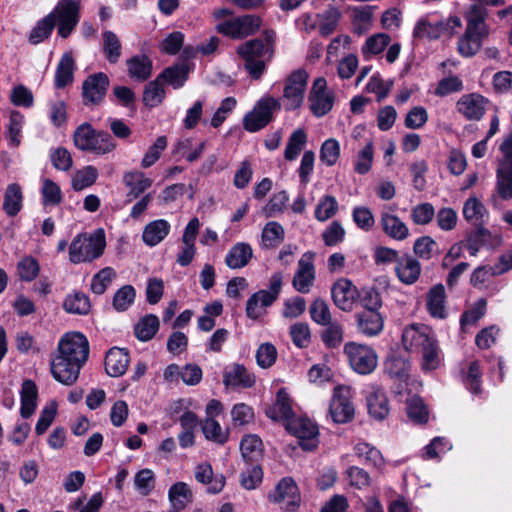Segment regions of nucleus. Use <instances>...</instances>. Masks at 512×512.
Wrapping results in <instances>:
<instances>
[{
	"mask_svg": "<svg viewBox=\"0 0 512 512\" xmlns=\"http://www.w3.org/2000/svg\"><path fill=\"white\" fill-rule=\"evenodd\" d=\"M57 352L51 362V373L55 380L70 386L76 382L88 359L89 342L84 334L69 332L61 337Z\"/></svg>",
	"mask_w": 512,
	"mask_h": 512,
	"instance_id": "obj_1",
	"label": "nucleus"
},
{
	"mask_svg": "<svg viewBox=\"0 0 512 512\" xmlns=\"http://www.w3.org/2000/svg\"><path fill=\"white\" fill-rule=\"evenodd\" d=\"M401 342L407 352L422 355L421 368L423 371L431 372L440 367L441 350L434 331L427 325H408L402 331Z\"/></svg>",
	"mask_w": 512,
	"mask_h": 512,
	"instance_id": "obj_2",
	"label": "nucleus"
},
{
	"mask_svg": "<svg viewBox=\"0 0 512 512\" xmlns=\"http://www.w3.org/2000/svg\"><path fill=\"white\" fill-rule=\"evenodd\" d=\"M487 11L480 4H473L465 14L467 26L465 33L459 38L457 46L464 57L475 55L481 48L483 40L489 35L485 22Z\"/></svg>",
	"mask_w": 512,
	"mask_h": 512,
	"instance_id": "obj_3",
	"label": "nucleus"
},
{
	"mask_svg": "<svg viewBox=\"0 0 512 512\" xmlns=\"http://www.w3.org/2000/svg\"><path fill=\"white\" fill-rule=\"evenodd\" d=\"M73 142L77 149L95 155H105L116 148V142L108 132L95 130L89 123L76 128Z\"/></svg>",
	"mask_w": 512,
	"mask_h": 512,
	"instance_id": "obj_4",
	"label": "nucleus"
},
{
	"mask_svg": "<svg viewBox=\"0 0 512 512\" xmlns=\"http://www.w3.org/2000/svg\"><path fill=\"white\" fill-rule=\"evenodd\" d=\"M105 245V234L102 229L90 236L78 234L69 246V260L73 264L90 262L103 254Z\"/></svg>",
	"mask_w": 512,
	"mask_h": 512,
	"instance_id": "obj_5",
	"label": "nucleus"
},
{
	"mask_svg": "<svg viewBox=\"0 0 512 512\" xmlns=\"http://www.w3.org/2000/svg\"><path fill=\"white\" fill-rule=\"evenodd\" d=\"M239 55L244 60V67L255 80L260 79L265 71V58L272 56V46L262 40H251L238 48Z\"/></svg>",
	"mask_w": 512,
	"mask_h": 512,
	"instance_id": "obj_6",
	"label": "nucleus"
},
{
	"mask_svg": "<svg viewBox=\"0 0 512 512\" xmlns=\"http://www.w3.org/2000/svg\"><path fill=\"white\" fill-rule=\"evenodd\" d=\"M280 106V101L270 95L260 98L253 110L244 117L245 130L257 132L264 128L272 120L273 112L279 110Z\"/></svg>",
	"mask_w": 512,
	"mask_h": 512,
	"instance_id": "obj_7",
	"label": "nucleus"
},
{
	"mask_svg": "<svg viewBox=\"0 0 512 512\" xmlns=\"http://www.w3.org/2000/svg\"><path fill=\"white\" fill-rule=\"evenodd\" d=\"M280 106V101L270 95L260 98L253 110L244 117L245 130L257 132L264 128L272 120L273 112L279 110Z\"/></svg>",
	"mask_w": 512,
	"mask_h": 512,
	"instance_id": "obj_8",
	"label": "nucleus"
},
{
	"mask_svg": "<svg viewBox=\"0 0 512 512\" xmlns=\"http://www.w3.org/2000/svg\"><path fill=\"white\" fill-rule=\"evenodd\" d=\"M80 3L75 0H60L52 14V20L57 23L58 35L67 38L71 35L80 19Z\"/></svg>",
	"mask_w": 512,
	"mask_h": 512,
	"instance_id": "obj_9",
	"label": "nucleus"
},
{
	"mask_svg": "<svg viewBox=\"0 0 512 512\" xmlns=\"http://www.w3.org/2000/svg\"><path fill=\"white\" fill-rule=\"evenodd\" d=\"M344 354L351 368L359 374H370L377 367V355L375 351L367 345L348 342L344 346Z\"/></svg>",
	"mask_w": 512,
	"mask_h": 512,
	"instance_id": "obj_10",
	"label": "nucleus"
},
{
	"mask_svg": "<svg viewBox=\"0 0 512 512\" xmlns=\"http://www.w3.org/2000/svg\"><path fill=\"white\" fill-rule=\"evenodd\" d=\"M307 80L308 74L304 69H297L287 76L282 96L286 110H296L302 106Z\"/></svg>",
	"mask_w": 512,
	"mask_h": 512,
	"instance_id": "obj_11",
	"label": "nucleus"
},
{
	"mask_svg": "<svg viewBox=\"0 0 512 512\" xmlns=\"http://www.w3.org/2000/svg\"><path fill=\"white\" fill-rule=\"evenodd\" d=\"M287 431L298 439L303 450L311 451L318 446L319 430L315 422L306 417H295L286 424Z\"/></svg>",
	"mask_w": 512,
	"mask_h": 512,
	"instance_id": "obj_12",
	"label": "nucleus"
},
{
	"mask_svg": "<svg viewBox=\"0 0 512 512\" xmlns=\"http://www.w3.org/2000/svg\"><path fill=\"white\" fill-rule=\"evenodd\" d=\"M335 94L328 89L327 81L323 77L315 79L311 87L308 102L310 110L316 117H323L328 114L334 105Z\"/></svg>",
	"mask_w": 512,
	"mask_h": 512,
	"instance_id": "obj_13",
	"label": "nucleus"
},
{
	"mask_svg": "<svg viewBox=\"0 0 512 512\" xmlns=\"http://www.w3.org/2000/svg\"><path fill=\"white\" fill-rule=\"evenodd\" d=\"M504 159L497 170V190L501 198H512V133L500 146Z\"/></svg>",
	"mask_w": 512,
	"mask_h": 512,
	"instance_id": "obj_14",
	"label": "nucleus"
},
{
	"mask_svg": "<svg viewBox=\"0 0 512 512\" xmlns=\"http://www.w3.org/2000/svg\"><path fill=\"white\" fill-rule=\"evenodd\" d=\"M261 25L259 17L245 15L236 17L217 25V31L231 38H244L255 33Z\"/></svg>",
	"mask_w": 512,
	"mask_h": 512,
	"instance_id": "obj_15",
	"label": "nucleus"
},
{
	"mask_svg": "<svg viewBox=\"0 0 512 512\" xmlns=\"http://www.w3.org/2000/svg\"><path fill=\"white\" fill-rule=\"evenodd\" d=\"M462 25L458 16H451L447 20L432 24L427 21H419L414 27L413 35L417 38H438L442 35L452 36Z\"/></svg>",
	"mask_w": 512,
	"mask_h": 512,
	"instance_id": "obj_16",
	"label": "nucleus"
},
{
	"mask_svg": "<svg viewBox=\"0 0 512 512\" xmlns=\"http://www.w3.org/2000/svg\"><path fill=\"white\" fill-rule=\"evenodd\" d=\"M329 412L335 423H346L354 415V407L349 400V390L346 387L338 386L334 389L330 401Z\"/></svg>",
	"mask_w": 512,
	"mask_h": 512,
	"instance_id": "obj_17",
	"label": "nucleus"
},
{
	"mask_svg": "<svg viewBox=\"0 0 512 512\" xmlns=\"http://www.w3.org/2000/svg\"><path fill=\"white\" fill-rule=\"evenodd\" d=\"M313 253H304L298 261V267L293 277V287L300 293H308L314 284L315 266Z\"/></svg>",
	"mask_w": 512,
	"mask_h": 512,
	"instance_id": "obj_18",
	"label": "nucleus"
},
{
	"mask_svg": "<svg viewBox=\"0 0 512 512\" xmlns=\"http://www.w3.org/2000/svg\"><path fill=\"white\" fill-rule=\"evenodd\" d=\"M270 498L286 510H294L300 502L299 489L291 477L283 478L275 487Z\"/></svg>",
	"mask_w": 512,
	"mask_h": 512,
	"instance_id": "obj_19",
	"label": "nucleus"
},
{
	"mask_svg": "<svg viewBox=\"0 0 512 512\" xmlns=\"http://www.w3.org/2000/svg\"><path fill=\"white\" fill-rule=\"evenodd\" d=\"M110 80L103 73L89 75L82 85V95L86 103L99 104L106 96Z\"/></svg>",
	"mask_w": 512,
	"mask_h": 512,
	"instance_id": "obj_20",
	"label": "nucleus"
},
{
	"mask_svg": "<svg viewBox=\"0 0 512 512\" xmlns=\"http://www.w3.org/2000/svg\"><path fill=\"white\" fill-rule=\"evenodd\" d=\"M194 476L198 483L206 486V492L209 494L220 493L226 483V479L223 474H214L213 468L208 462L196 465Z\"/></svg>",
	"mask_w": 512,
	"mask_h": 512,
	"instance_id": "obj_21",
	"label": "nucleus"
},
{
	"mask_svg": "<svg viewBox=\"0 0 512 512\" xmlns=\"http://www.w3.org/2000/svg\"><path fill=\"white\" fill-rule=\"evenodd\" d=\"M266 415L274 421L294 419L293 402L285 388L278 390L274 403L266 409Z\"/></svg>",
	"mask_w": 512,
	"mask_h": 512,
	"instance_id": "obj_22",
	"label": "nucleus"
},
{
	"mask_svg": "<svg viewBox=\"0 0 512 512\" xmlns=\"http://www.w3.org/2000/svg\"><path fill=\"white\" fill-rule=\"evenodd\" d=\"M332 299L335 305L343 310L350 311L353 308L357 298V289L353 283L347 279H340L332 287Z\"/></svg>",
	"mask_w": 512,
	"mask_h": 512,
	"instance_id": "obj_23",
	"label": "nucleus"
},
{
	"mask_svg": "<svg viewBox=\"0 0 512 512\" xmlns=\"http://www.w3.org/2000/svg\"><path fill=\"white\" fill-rule=\"evenodd\" d=\"M485 98L472 93L463 95L457 102V110L468 120H479L485 113Z\"/></svg>",
	"mask_w": 512,
	"mask_h": 512,
	"instance_id": "obj_24",
	"label": "nucleus"
},
{
	"mask_svg": "<svg viewBox=\"0 0 512 512\" xmlns=\"http://www.w3.org/2000/svg\"><path fill=\"white\" fill-rule=\"evenodd\" d=\"M382 231L391 239L403 241L409 236V228L397 215L382 211L379 220Z\"/></svg>",
	"mask_w": 512,
	"mask_h": 512,
	"instance_id": "obj_25",
	"label": "nucleus"
},
{
	"mask_svg": "<svg viewBox=\"0 0 512 512\" xmlns=\"http://www.w3.org/2000/svg\"><path fill=\"white\" fill-rule=\"evenodd\" d=\"M356 319L359 332L368 337L377 336L384 328V319L377 310L364 309Z\"/></svg>",
	"mask_w": 512,
	"mask_h": 512,
	"instance_id": "obj_26",
	"label": "nucleus"
},
{
	"mask_svg": "<svg viewBox=\"0 0 512 512\" xmlns=\"http://www.w3.org/2000/svg\"><path fill=\"white\" fill-rule=\"evenodd\" d=\"M395 272L398 279L407 285L415 283L421 274V265L410 255H403L397 260Z\"/></svg>",
	"mask_w": 512,
	"mask_h": 512,
	"instance_id": "obj_27",
	"label": "nucleus"
},
{
	"mask_svg": "<svg viewBox=\"0 0 512 512\" xmlns=\"http://www.w3.org/2000/svg\"><path fill=\"white\" fill-rule=\"evenodd\" d=\"M129 364V355L125 349L111 348L105 357V370L112 377L123 375Z\"/></svg>",
	"mask_w": 512,
	"mask_h": 512,
	"instance_id": "obj_28",
	"label": "nucleus"
},
{
	"mask_svg": "<svg viewBox=\"0 0 512 512\" xmlns=\"http://www.w3.org/2000/svg\"><path fill=\"white\" fill-rule=\"evenodd\" d=\"M170 230L171 225L165 219L151 221L144 227L142 240L147 246L154 247L168 236Z\"/></svg>",
	"mask_w": 512,
	"mask_h": 512,
	"instance_id": "obj_29",
	"label": "nucleus"
},
{
	"mask_svg": "<svg viewBox=\"0 0 512 512\" xmlns=\"http://www.w3.org/2000/svg\"><path fill=\"white\" fill-rule=\"evenodd\" d=\"M223 382L226 386L250 388L255 383V376L243 365L234 364L225 370Z\"/></svg>",
	"mask_w": 512,
	"mask_h": 512,
	"instance_id": "obj_30",
	"label": "nucleus"
},
{
	"mask_svg": "<svg viewBox=\"0 0 512 512\" xmlns=\"http://www.w3.org/2000/svg\"><path fill=\"white\" fill-rule=\"evenodd\" d=\"M253 256V249L250 244L238 242L234 244L225 257V264L230 269H241L248 265Z\"/></svg>",
	"mask_w": 512,
	"mask_h": 512,
	"instance_id": "obj_31",
	"label": "nucleus"
},
{
	"mask_svg": "<svg viewBox=\"0 0 512 512\" xmlns=\"http://www.w3.org/2000/svg\"><path fill=\"white\" fill-rule=\"evenodd\" d=\"M123 183L129 189L128 197L137 198L152 185V180L144 172L127 171L123 175Z\"/></svg>",
	"mask_w": 512,
	"mask_h": 512,
	"instance_id": "obj_32",
	"label": "nucleus"
},
{
	"mask_svg": "<svg viewBox=\"0 0 512 512\" xmlns=\"http://www.w3.org/2000/svg\"><path fill=\"white\" fill-rule=\"evenodd\" d=\"M384 369L391 378L406 382L409 377L410 362L403 356L391 354L384 363Z\"/></svg>",
	"mask_w": 512,
	"mask_h": 512,
	"instance_id": "obj_33",
	"label": "nucleus"
},
{
	"mask_svg": "<svg viewBox=\"0 0 512 512\" xmlns=\"http://www.w3.org/2000/svg\"><path fill=\"white\" fill-rule=\"evenodd\" d=\"M38 389L31 380H25L21 388V408L20 414L23 418H29L33 415L37 407Z\"/></svg>",
	"mask_w": 512,
	"mask_h": 512,
	"instance_id": "obj_34",
	"label": "nucleus"
},
{
	"mask_svg": "<svg viewBox=\"0 0 512 512\" xmlns=\"http://www.w3.org/2000/svg\"><path fill=\"white\" fill-rule=\"evenodd\" d=\"M127 69L132 79L142 82L151 76L152 61L146 55H136L127 60Z\"/></svg>",
	"mask_w": 512,
	"mask_h": 512,
	"instance_id": "obj_35",
	"label": "nucleus"
},
{
	"mask_svg": "<svg viewBox=\"0 0 512 512\" xmlns=\"http://www.w3.org/2000/svg\"><path fill=\"white\" fill-rule=\"evenodd\" d=\"M75 62L71 53L62 55L55 72V87L64 88L73 81Z\"/></svg>",
	"mask_w": 512,
	"mask_h": 512,
	"instance_id": "obj_36",
	"label": "nucleus"
},
{
	"mask_svg": "<svg viewBox=\"0 0 512 512\" xmlns=\"http://www.w3.org/2000/svg\"><path fill=\"white\" fill-rule=\"evenodd\" d=\"M193 493L185 482H176L168 490V500L171 507L184 510L192 502Z\"/></svg>",
	"mask_w": 512,
	"mask_h": 512,
	"instance_id": "obj_37",
	"label": "nucleus"
},
{
	"mask_svg": "<svg viewBox=\"0 0 512 512\" xmlns=\"http://www.w3.org/2000/svg\"><path fill=\"white\" fill-rule=\"evenodd\" d=\"M445 289L439 284L432 287L427 295V309L434 318L444 319L446 317L445 310Z\"/></svg>",
	"mask_w": 512,
	"mask_h": 512,
	"instance_id": "obj_38",
	"label": "nucleus"
},
{
	"mask_svg": "<svg viewBox=\"0 0 512 512\" xmlns=\"http://www.w3.org/2000/svg\"><path fill=\"white\" fill-rule=\"evenodd\" d=\"M271 296L266 290H259L254 293L246 303V315L251 319H258L265 313V309L273 304Z\"/></svg>",
	"mask_w": 512,
	"mask_h": 512,
	"instance_id": "obj_39",
	"label": "nucleus"
},
{
	"mask_svg": "<svg viewBox=\"0 0 512 512\" xmlns=\"http://www.w3.org/2000/svg\"><path fill=\"white\" fill-rule=\"evenodd\" d=\"M285 237V231L281 224L275 221L266 223L261 234V247L272 249L280 245Z\"/></svg>",
	"mask_w": 512,
	"mask_h": 512,
	"instance_id": "obj_40",
	"label": "nucleus"
},
{
	"mask_svg": "<svg viewBox=\"0 0 512 512\" xmlns=\"http://www.w3.org/2000/svg\"><path fill=\"white\" fill-rule=\"evenodd\" d=\"M390 36L385 33H376L369 36L361 47V53L365 60L371 59L383 52L390 44Z\"/></svg>",
	"mask_w": 512,
	"mask_h": 512,
	"instance_id": "obj_41",
	"label": "nucleus"
},
{
	"mask_svg": "<svg viewBox=\"0 0 512 512\" xmlns=\"http://www.w3.org/2000/svg\"><path fill=\"white\" fill-rule=\"evenodd\" d=\"M22 201L23 195L21 187L16 183L9 184L6 188L3 201V210L5 213L10 217L17 215L22 208Z\"/></svg>",
	"mask_w": 512,
	"mask_h": 512,
	"instance_id": "obj_42",
	"label": "nucleus"
},
{
	"mask_svg": "<svg viewBox=\"0 0 512 512\" xmlns=\"http://www.w3.org/2000/svg\"><path fill=\"white\" fill-rule=\"evenodd\" d=\"M159 319L156 315L148 314L142 317L134 326L136 338L142 342L151 340L159 330Z\"/></svg>",
	"mask_w": 512,
	"mask_h": 512,
	"instance_id": "obj_43",
	"label": "nucleus"
},
{
	"mask_svg": "<svg viewBox=\"0 0 512 512\" xmlns=\"http://www.w3.org/2000/svg\"><path fill=\"white\" fill-rule=\"evenodd\" d=\"M240 450L247 463L257 462L262 456V440L254 434L246 435L241 440Z\"/></svg>",
	"mask_w": 512,
	"mask_h": 512,
	"instance_id": "obj_44",
	"label": "nucleus"
},
{
	"mask_svg": "<svg viewBox=\"0 0 512 512\" xmlns=\"http://www.w3.org/2000/svg\"><path fill=\"white\" fill-rule=\"evenodd\" d=\"M166 97V91L163 81L157 76L156 79L150 81L143 92V102L149 108L159 106Z\"/></svg>",
	"mask_w": 512,
	"mask_h": 512,
	"instance_id": "obj_45",
	"label": "nucleus"
},
{
	"mask_svg": "<svg viewBox=\"0 0 512 512\" xmlns=\"http://www.w3.org/2000/svg\"><path fill=\"white\" fill-rule=\"evenodd\" d=\"M354 453L366 465L380 468L384 464L381 452L367 442H358L354 446Z\"/></svg>",
	"mask_w": 512,
	"mask_h": 512,
	"instance_id": "obj_46",
	"label": "nucleus"
},
{
	"mask_svg": "<svg viewBox=\"0 0 512 512\" xmlns=\"http://www.w3.org/2000/svg\"><path fill=\"white\" fill-rule=\"evenodd\" d=\"M486 215L487 210L478 198L470 197L465 201L463 216L468 222L480 226L483 224Z\"/></svg>",
	"mask_w": 512,
	"mask_h": 512,
	"instance_id": "obj_47",
	"label": "nucleus"
},
{
	"mask_svg": "<svg viewBox=\"0 0 512 512\" xmlns=\"http://www.w3.org/2000/svg\"><path fill=\"white\" fill-rule=\"evenodd\" d=\"M374 161V145L373 141H367L366 146H363L357 152L354 160V171L359 175L367 174L373 165Z\"/></svg>",
	"mask_w": 512,
	"mask_h": 512,
	"instance_id": "obj_48",
	"label": "nucleus"
},
{
	"mask_svg": "<svg viewBox=\"0 0 512 512\" xmlns=\"http://www.w3.org/2000/svg\"><path fill=\"white\" fill-rule=\"evenodd\" d=\"M40 193L42 197V204L45 207L58 206L63 200V194L60 186L48 178L42 179Z\"/></svg>",
	"mask_w": 512,
	"mask_h": 512,
	"instance_id": "obj_49",
	"label": "nucleus"
},
{
	"mask_svg": "<svg viewBox=\"0 0 512 512\" xmlns=\"http://www.w3.org/2000/svg\"><path fill=\"white\" fill-rule=\"evenodd\" d=\"M189 70L185 65H174L165 68L158 76L163 82L168 83L174 89L184 86L188 79Z\"/></svg>",
	"mask_w": 512,
	"mask_h": 512,
	"instance_id": "obj_50",
	"label": "nucleus"
},
{
	"mask_svg": "<svg viewBox=\"0 0 512 512\" xmlns=\"http://www.w3.org/2000/svg\"><path fill=\"white\" fill-rule=\"evenodd\" d=\"M367 406L369 414L377 420H383L389 413L388 400L380 390L367 397Z\"/></svg>",
	"mask_w": 512,
	"mask_h": 512,
	"instance_id": "obj_51",
	"label": "nucleus"
},
{
	"mask_svg": "<svg viewBox=\"0 0 512 512\" xmlns=\"http://www.w3.org/2000/svg\"><path fill=\"white\" fill-rule=\"evenodd\" d=\"M63 308L68 313L86 315L91 308L89 297L82 292L69 294L64 300Z\"/></svg>",
	"mask_w": 512,
	"mask_h": 512,
	"instance_id": "obj_52",
	"label": "nucleus"
},
{
	"mask_svg": "<svg viewBox=\"0 0 512 512\" xmlns=\"http://www.w3.org/2000/svg\"><path fill=\"white\" fill-rule=\"evenodd\" d=\"M25 122V117L19 111H12L9 116V124L6 133L8 145L10 147H18L21 144V132Z\"/></svg>",
	"mask_w": 512,
	"mask_h": 512,
	"instance_id": "obj_53",
	"label": "nucleus"
},
{
	"mask_svg": "<svg viewBox=\"0 0 512 512\" xmlns=\"http://www.w3.org/2000/svg\"><path fill=\"white\" fill-rule=\"evenodd\" d=\"M307 143V134L301 128L296 129L289 137L284 157L287 161H293L297 159L301 151Z\"/></svg>",
	"mask_w": 512,
	"mask_h": 512,
	"instance_id": "obj_54",
	"label": "nucleus"
},
{
	"mask_svg": "<svg viewBox=\"0 0 512 512\" xmlns=\"http://www.w3.org/2000/svg\"><path fill=\"white\" fill-rule=\"evenodd\" d=\"M17 274L22 281L32 282L40 272V265L36 258L27 255L17 262Z\"/></svg>",
	"mask_w": 512,
	"mask_h": 512,
	"instance_id": "obj_55",
	"label": "nucleus"
},
{
	"mask_svg": "<svg viewBox=\"0 0 512 512\" xmlns=\"http://www.w3.org/2000/svg\"><path fill=\"white\" fill-rule=\"evenodd\" d=\"M406 411L409 419L416 424H424L428 421V409L418 396H412L407 400Z\"/></svg>",
	"mask_w": 512,
	"mask_h": 512,
	"instance_id": "obj_56",
	"label": "nucleus"
},
{
	"mask_svg": "<svg viewBox=\"0 0 512 512\" xmlns=\"http://www.w3.org/2000/svg\"><path fill=\"white\" fill-rule=\"evenodd\" d=\"M121 43L112 31L103 32V53L109 63L115 64L121 57Z\"/></svg>",
	"mask_w": 512,
	"mask_h": 512,
	"instance_id": "obj_57",
	"label": "nucleus"
},
{
	"mask_svg": "<svg viewBox=\"0 0 512 512\" xmlns=\"http://www.w3.org/2000/svg\"><path fill=\"white\" fill-rule=\"evenodd\" d=\"M98 178V170L92 165H88L78 170L72 178V188L75 191H81L92 186Z\"/></svg>",
	"mask_w": 512,
	"mask_h": 512,
	"instance_id": "obj_58",
	"label": "nucleus"
},
{
	"mask_svg": "<svg viewBox=\"0 0 512 512\" xmlns=\"http://www.w3.org/2000/svg\"><path fill=\"white\" fill-rule=\"evenodd\" d=\"M321 333V340L327 348L339 347L344 339V329L339 322H330Z\"/></svg>",
	"mask_w": 512,
	"mask_h": 512,
	"instance_id": "obj_59",
	"label": "nucleus"
},
{
	"mask_svg": "<svg viewBox=\"0 0 512 512\" xmlns=\"http://www.w3.org/2000/svg\"><path fill=\"white\" fill-rule=\"evenodd\" d=\"M55 27L52 14H48L39 20L29 34V42L31 44H39L47 39Z\"/></svg>",
	"mask_w": 512,
	"mask_h": 512,
	"instance_id": "obj_60",
	"label": "nucleus"
},
{
	"mask_svg": "<svg viewBox=\"0 0 512 512\" xmlns=\"http://www.w3.org/2000/svg\"><path fill=\"white\" fill-rule=\"evenodd\" d=\"M202 431L206 439L218 444H224L228 440V431L212 417H206L202 424Z\"/></svg>",
	"mask_w": 512,
	"mask_h": 512,
	"instance_id": "obj_61",
	"label": "nucleus"
},
{
	"mask_svg": "<svg viewBox=\"0 0 512 512\" xmlns=\"http://www.w3.org/2000/svg\"><path fill=\"white\" fill-rule=\"evenodd\" d=\"M155 484V473L151 469H141L134 476L135 489L142 496H148L154 490Z\"/></svg>",
	"mask_w": 512,
	"mask_h": 512,
	"instance_id": "obj_62",
	"label": "nucleus"
},
{
	"mask_svg": "<svg viewBox=\"0 0 512 512\" xmlns=\"http://www.w3.org/2000/svg\"><path fill=\"white\" fill-rule=\"evenodd\" d=\"M338 202L335 197L325 195L321 197L315 208V218L324 222L333 217L338 211Z\"/></svg>",
	"mask_w": 512,
	"mask_h": 512,
	"instance_id": "obj_63",
	"label": "nucleus"
},
{
	"mask_svg": "<svg viewBox=\"0 0 512 512\" xmlns=\"http://www.w3.org/2000/svg\"><path fill=\"white\" fill-rule=\"evenodd\" d=\"M116 272L111 267H105L96 273L91 281V291L94 294L102 295L112 283L115 278Z\"/></svg>",
	"mask_w": 512,
	"mask_h": 512,
	"instance_id": "obj_64",
	"label": "nucleus"
}]
</instances>
